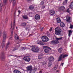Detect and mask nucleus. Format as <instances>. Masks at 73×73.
Returning <instances> with one entry per match:
<instances>
[{
	"mask_svg": "<svg viewBox=\"0 0 73 73\" xmlns=\"http://www.w3.org/2000/svg\"><path fill=\"white\" fill-rule=\"evenodd\" d=\"M16 21L14 20V22L13 23V27H12V22H11V28L10 29H11V35L10 36V38H9L10 40H12V35H13V30H14V27L15 25V24H16Z\"/></svg>",
	"mask_w": 73,
	"mask_h": 73,
	"instance_id": "f257e3e1",
	"label": "nucleus"
},
{
	"mask_svg": "<svg viewBox=\"0 0 73 73\" xmlns=\"http://www.w3.org/2000/svg\"><path fill=\"white\" fill-rule=\"evenodd\" d=\"M62 39V37H61L60 38H57L56 37L55 40H53L51 41V43L54 45H56V44H58L59 43V41L58 40H61Z\"/></svg>",
	"mask_w": 73,
	"mask_h": 73,
	"instance_id": "f03ea898",
	"label": "nucleus"
},
{
	"mask_svg": "<svg viewBox=\"0 0 73 73\" xmlns=\"http://www.w3.org/2000/svg\"><path fill=\"white\" fill-rule=\"evenodd\" d=\"M55 33L56 35H58V36H61V33L62 32V30L59 27L55 28Z\"/></svg>",
	"mask_w": 73,
	"mask_h": 73,
	"instance_id": "7ed1b4c3",
	"label": "nucleus"
},
{
	"mask_svg": "<svg viewBox=\"0 0 73 73\" xmlns=\"http://www.w3.org/2000/svg\"><path fill=\"white\" fill-rule=\"evenodd\" d=\"M43 49H45L44 50V52L46 53H48L49 52V49H50V50H51V48L49 46H43Z\"/></svg>",
	"mask_w": 73,
	"mask_h": 73,
	"instance_id": "20e7f679",
	"label": "nucleus"
},
{
	"mask_svg": "<svg viewBox=\"0 0 73 73\" xmlns=\"http://www.w3.org/2000/svg\"><path fill=\"white\" fill-rule=\"evenodd\" d=\"M39 49H40L39 48L35 46L33 47L32 48L31 50L32 51L34 52H38L39 51Z\"/></svg>",
	"mask_w": 73,
	"mask_h": 73,
	"instance_id": "39448f33",
	"label": "nucleus"
},
{
	"mask_svg": "<svg viewBox=\"0 0 73 73\" xmlns=\"http://www.w3.org/2000/svg\"><path fill=\"white\" fill-rule=\"evenodd\" d=\"M0 58L2 61H4L5 60V59L6 57L5 56L4 52H2L1 53Z\"/></svg>",
	"mask_w": 73,
	"mask_h": 73,
	"instance_id": "423d86ee",
	"label": "nucleus"
},
{
	"mask_svg": "<svg viewBox=\"0 0 73 73\" xmlns=\"http://www.w3.org/2000/svg\"><path fill=\"white\" fill-rule=\"evenodd\" d=\"M26 69L27 71H30L29 72V73H32V70H33V69H32V65L27 66V67H26Z\"/></svg>",
	"mask_w": 73,
	"mask_h": 73,
	"instance_id": "0eeeda50",
	"label": "nucleus"
},
{
	"mask_svg": "<svg viewBox=\"0 0 73 73\" xmlns=\"http://www.w3.org/2000/svg\"><path fill=\"white\" fill-rule=\"evenodd\" d=\"M42 40L43 42H47L49 41V38L46 36H43L42 37Z\"/></svg>",
	"mask_w": 73,
	"mask_h": 73,
	"instance_id": "6e6552de",
	"label": "nucleus"
},
{
	"mask_svg": "<svg viewBox=\"0 0 73 73\" xmlns=\"http://www.w3.org/2000/svg\"><path fill=\"white\" fill-rule=\"evenodd\" d=\"M30 59L31 58H30L27 56H25L23 58V60H25V61H26V62H30Z\"/></svg>",
	"mask_w": 73,
	"mask_h": 73,
	"instance_id": "1a4fd4ad",
	"label": "nucleus"
},
{
	"mask_svg": "<svg viewBox=\"0 0 73 73\" xmlns=\"http://www.w3.org/2000/svg\"><path fill=\"white\" fill-rule=\"evenodd\" d=\"M35 18L36 20L38 21L40 19V16L38 14H36L35 16Z\"/></svg>",
	"mask_w": 73,
	"mask_h": 73,
	"instance_id": "9d476101",
	"label": "nucleus"
},
{
	"mask_svg": "<svg viewBox=\"0 0 73 73\" xmlns=\"http://www.w3.org/2000/svg\"><path fill=\"white\" fill-rule=\"evenodd\" d=\"M49 12L51 16H53L55 13V11L54 10H50L49 11Z\"/></svg>",
	"mask_w": 73,
	"mask_h": 73,
	"instance_id": "9b49d317",
	"label": "nucleus"
},
{
	"mask_svg": "<svg viewBox=\"0 0 73 73\" xmlns=\"http://www.w3.org/2000/svg\"><path fill=\"white\" fill-rule=\"evenodd\" d=\"M48 60L49 61H50V62H53L54 61V58L53 56H51L48 58Z\"/></svg>",
	"mask_w": 73,
	"mask_h": 73,
	"instance_id": "f8f14e48",
	"label": "nucleus"
},
{
	"mask_svg": "<svg viewBox=\"0 0 73 73\" xmlns=\"http://www.w3.org/2000/svg\"><path fill=\"white\" fill-rule=\"evenodd\" d=\"M62 56H63V54H61L60 55V56L58 58V61H61L62 60Z\"/></svg>",
	"mask_w": 73,
	"mask_h": 73,
	"instance_id": "ddd939ff",
	"label": "nucleus"
},
{
	"mask_svg": "<svg viewBox=\"0 0 73 73\" xmlns=\"http://www.w3.org/2000/svg\"><path fill=\"white\" fill-rule=\"evenodd\" d=\"M38 44H39V45H41L44 46L45 45V44L43 43V42L42 41H39L38 43Z\"/></svg>",
	"mask_w": 73,
	"mask_h": 73,
	"instance_id": "4468645a",
	"label": "nucleus"
},
{
	"mask_svg": "<svg viewBox=\"0 0 73 73\" xmlns=\"http://www.w3.org/2000/svg\"><path fill=\"white\" fill-rule=\"evenodd\" d=\"M5 41H3V40L2 42L1 43V46H2V48H3L5 46Z\"/></svg>",
	"mask_w": 73,
	"mask_h": 73,
	"instance_id": "2eb2a0df",
	"label": "nucleus"
},
{
	"mask_svg": "<svg viewBox=\"0 0 73 73\" xmlns=\"http://www.w3.org/2000/svg\"><path fill=\"white\" fill-rule=\"evenodd\" d=\"M60 26L62 28H63L65 27V23L63 22H61L60 24Z\"/></svg>",
	"mask_w": 73,
	"mask_h": 73,
	"instance_id": "dca6fc26",
	"label": "nucleus"
},
{
	"mask_svg": "<svg viewBox=\"0 0 73 73\" xmlns=\"http://www.w3.org/2000/svg\"><path fill=\"white\" fill-rule=\"evenodd\" d=\"M70 17H66V20L67 22H68L69 23H70Z\"/></svg>",
	"mask_w": 73,
	"mask_h": 73,
	"instance_id": "f3484780",
	"label": "nucleus"
},
{
	"mask_svg": "<svg viewBox=\"0 0 73 73\" xmlns=\"http://www.w3.org/2000/svg\"><path fill=\"white\" fill-rule=\"evenodd\" d=\"M7 35H3V41H5V40H6V38H7Z\"/></svg>",
	"mask_w": 73,
	"mask_h": 73,
	"instance_id": "a211bd4d",
	"label": "nucleus"
},
{
	"mask_svg": "<svg viewBox=\"0 0 73 73\" xmlns=\"http://www.w3.org/2000/svg\"><path fill=\"white\" fill-rule=\"evenodd\" d=\"M43 57V55L42 54H39L38 56V59H41Z\"/></svg>",
	"mask_w": 73,
	"mask_h": 73,
	"instance_id": "6ab92c4d",
	"label": "nucleus"
},
{
	"mask_svg": "<svg viewBox=\"0 0 73 73\" xmlns=\"http://www.w3.org/2000/svg\"><path fill=\"white\" fill-rule=\"evenodd\" d=\"M70 8L73 9V1L69 5Z\"/></svg>",
	"mask_w": 73,
	"mask_h": 73,
	"instance_id": "aec40b11",
	"label": "nucleus"
},
{
	"mask_svg": "<svg viewBox=\"0 0 73 73\" xmlns=\"http://www.w3.org/2000/svg\"><path fill=\"white\" fill-rule=\"evenodd\" d=\"M3 6V4L1 3L0 4V12H1L2 11Z\"/></svg>",
	"mask_w": 73,
	"mask_h": 73,
	"instance_id": "412c9836",
	"label": "nucleus"
},
{
	"mask_svg": "<svg viewBox=\"0 0 73 73\" xmlns=\"http://www.w3.org/2000/svg\"><path fill=\"white\" fill-rule=\"evenodd\" d=\"M72 34V30H70L68 31V36L70 37Z\"/></svg>",
	"mask_w": 73,
	"mask_h": 73,
	"instance_id": "4be33fe9",
	"label": "nucleus"
},
{
	"mask_svg": "<svg viewBox=\"0 0 73 73\" xmlns=\"http://www.w3.org/2000/svg\"><path fill=\"white\" fill-rule=\"evenodd\" d=\"M13 72L14 73H21V72L17 70H14Z\"/></svg>",
	"mask_w": 73,
	"mask_h": 73,
	"instance_id": "5701e85b",
	"label": "nucleus"
},
{
	"mask_svg": "<svg viewBox=\"0 0 73 73\" xmlns=\"http://www.w3.org/2000/svg\"><path fill=\"white\" fill-rule=\"evenodd\" d=\"M14 56V57H17V58H20V57H21V56H18L17 55H9V56Z\"/></svg>",
	"mask_w": 73,
	"mask_h": 73,
	"instance_id": "b1692460",
	"label": "nucleus"
},
{
	"mask_svg": "<svg viewBox=\"0 0 73 73\" xmlns=\"http://www.w3.org/2000/svg\"><path fill=\"white\" fill-rule=\"evenodd\" d=\"M52 65V62L49 61L48 64V66L49 68L51 66V65Z\"/></svg>",
	"mask_w": 73,
	"mask_h": 73,
	"instance_id": "393cba45",
	"label": "nucleus"
},
{
	"mask_svg": "<svg viewBox=\"0 0 73 73\" xmlns=\"http://www.w3.org/2000/svg\"><path fill=\"white\" fill-rule=\"evenodd\" d=\"M27 25V23H23L21 24V26L22 27H25Z\"/></svg>",
	"mask_w": 73,
	"mask_h": 73,
	"instance_id": "a878e982",
	"label": "nucleus"
},
{
	"mask_svg": "<svg viewBox=\"0 0 73 73\" xmlns=\"http://www.w3.org/2000/svg\"><path fill=\"white\" fill-rule=\"evenodd\" d=\"M23 18V19H28L29 18L27 15H24L22 16Z\"/></svg>",
	"mask_w": 73,
	"mask_h": 73,
	"instance_id": "bb28decb",
	"label": "nucleus"
},
{
	"mask_svg": "<svg viewBox=\"0 0 73 73\" xmlns=\"http://www.w3.org/2000/svg\"><path fill=\"white\" fill-rule=\"evenodd\" d=\"M34 7L32 5H30L29 6V8L30 9H31V10H32V9H34Z\"/></svg>",
	"mask_w": 73,
	"mask_h": 73,
	"instance_id": "cd10ccee",
	"label": "nucleus"
},
{
	"mask_svg": "<svg viewBox=\"0 0 73 73\" xmlns=\"http://www.w3.org/2000/svg\"><path fill=\"white\" fill-rule=\"evenodd\" d=\"M65 7L64 6H62L60 7L59 8V9H61L62 10H64L65 9Z\"/></svg>",
	"mask_w": 73,
	"mask_h": 73,
	"instance_id": "c85d7f7f",
	"label": "nucleus"
},
{
	"mask_svg": "<svg viewBox=\"0 0 73 73\" xmlns=\"http://www.w3.org/2000/svg\"><path fill=\"white\" fill-rule=\"evenodd\" d=\"M57 21L58 23H61V19H60V18H57Z\"/></svg>",
	"mask_w": 73,
	"mask_h": 73,
	"instance_id": "c756f323",
	"label": "nucleus"
},
{
	"mask_svg": "<svg viewBox=\"0 0 73 73\" xmlns=\"http://www.w3.org/2000/svg\"><path fill=\"white\" fill-rule=\"evenodd\" d=\"M68 0H65L64 1L63 3V5H65V4H66L67 3H68Z\"/></svg>",
	"mask_w": 73,
	"mask_h": 73,
	"instance_id": "7c9ffc66",
	"label": "nucleus"
},
{
	"mask_svg": "<svg viewBox=\"0 0 73 73\" xmlns=\"http://www.w3.org/2000/svg\"><path fill=\"white\" fill-rule=\"evenodd\" d=\"M63 57H62V58H65V57H66L67 56H68V55H66V54H64V53H63L62 54H63Z\"/></svg>",
	"mask_w": 73,
	"mask_h": 73,
	"instance_id": "2f4dec72",
	"label": "nucleus"
},
{
	"mask_svg": "<svg viewBox=\"0 0 73 73\" xmlns=\"http://www.w3.org/2000/svg\"><path fill=\"white\" fill-rule=\"evenodd\" d=\"M18 50V48L17 47V46L14 48L13 50H12V51H15V50Z\"/></svg>",
	"mask_w": 73,
	"mask_h": 73,
	"instance_id": "473e14b6",
	"label": "nucleus"
},
{
	"mask_svg": "<svg viewBox=\"0 0 73 73\" xmlns=\"http://www.w3.org/2000/svg\"><path fill=\"white\" fill-rule=\"evenodd\" d=\"M15 39H17V40H18L19 38V37L17 34L15 35Z\"/></svg>",
	"mask_w": 73,
	"mask_h": 73,
	"instance_id": "72a5a7b5",
	"label": "nucleus"
},
{
	"mask_svg": "<svg viewBox=\"0 0 73 73\" xmlns=\"http://www.w3.org/2000/svg\"><path fill=\"white\" fill-rule=\"evenodd\" d=\"M62 48H60L58 49V52L59 53H62Z\"/></svg>",
	"mask_w": 73,
	"mask_h": 73,
	"instance_id": "f704fd0d",
	"label": "nucleus"
},
{
	"mask_svg": "<svg viewBox=\"0 0 73 73\" xmlns=\"http://www.w3.org/2000/svg\"><path fill=\"white\" fill-rule=\"evenodd\" d=\"M9 42H8L6 46V50H7V48H8V47H9Z\"/></svg>",
	"mask_w": 73,
	"mask_h": 73,
	"instance_id": "c9c22d12",
	"label": "nucleus"
},
{
	"mask_svg": "<svg viewBox=\"0 0 73 73\" xmlns=\"http://www.w3.org/2000/svg\"><path fill=\"white\" fill-rule=\"evenodd\" d=\"M59 11L60 12V13H63L64 12V10H61V9H59Z\"/></svg>",
	"mask_w": 73,
	"mask_h": 73,
	"instance_id": "e433bc0d",
	"label": "nucleus"
},
{
	"mask_svg": "<svg viewBox=\"0 0 73 73\" xmlns=\"http://www.w3.org/2000/svg\"><path fill=\"white\" fill-rule=\"evenodd\" d=\"M37 71V68H34L33 70V73H35V72H36Z\"/></svg>",
	"mask_w": 73,
	"mask_h": 73,
	"instance_id": "4c0bfd02",
	"label": "nucleus"
},
{
	"mask_svg": "<svg viewBox=\"0 0 73 73\" xmlns=\"http://www.w3.org/2000/svg\"><path fill=\"white\" fill-rule=\"evenodd\" d=\"M57 66H58V65H55L54 69V70H56L57 69Z\"/></svg>",
	"mask_w": 73,
	"mask_h": 73,
	"instance_id": "58836bf2",
	"label": "nucleus"
},
{
	"mask_svg": "<svg viewBox=\"0 0 73 73\" xmlns=\"http://www.w3.org/2000/svg\"><path fill=\"white\" fill-rule=\"evenodd\" d=\"M44 1L42 0L40 3V4L41 5H44Z\"/></svg>",
	"mask_w": 73,
	"mask_h": 73,
	"instance_id": "ea45409f",
	"label": "nucleus"
},
{
	"mask_svg": "<svg viewBox=\"0 0 73 73\" xmlns=\"http://www.w3.org/2000/svg\"><path fill=\"white\" fill-rule=\"evenodd\" d=\"M70 28V29H73V25L72 24L70 25V27H69Z\"/></svg>",
	"mask_w": 73,
	"mask_h": 73,
	"instance_id": "a19ab883",
	"label": "nucleus"
},
{
	"mask_svg": "<svg viewBox=\"0 0 73 73\" xmlns=\"http://www.w3.org/2000/svg\"><path fill=\"white\" fill-rule=\"evenodd\" d=\"M29 27H27L25 28L26 31H29Z\"/></svg>",
	"mask_w": 73,
	"mask_h": 73,
	"instance_id": "79ce46f5",
	"label": "nucleus"
},
{
	"mask_svg": "<svg viewBox=\"0 0 73 73\" xmlns=\"http://www.w3.org/2000/svg\"><path fill=\"white\" fill-rule=\"evenodd\" d=\"M66 12L69 13H70V12L69 11V8H68L66 11Z\"/></svg>",
	"mask_w": 73,
	"mask_h": 73,
	"instance_id": "37998d69",
	"label": "nucleus"
},
{
	"mask_svg": "<svg viewBox=\"0 0 73 73\" xmlns=\"http://www.w3.org/2000/svg\"><path fill=\"white\" fill-rule=\"evenodd\" d=\"M8 0H3V3L5 4H6Z\"/></svg>",
	"mask_w": 73,
	"mask_h": 73,
	"instance_id": "c03bdc74",
	"label": "nucleus"
},
{
	"mask_svg": "<svg viewBox=\"0 0 73 73\" xmlns=\"http://www.w3.org/2000/svg\"><path fill=\"white\" fill-rule=\"evenodd\" d=\"M3 35H7V33L5 32H3Z\"/></svg>",
	"mask_w": 73,
	"mask_h": 73,
	"instance_id": "a18cd8bd",
	"label": "nucleus"
},
{
	"mask_svg": "<svg viewBox=\"0 0 73 73\" xmlns=\"http://www.w3.org/2000/svg\"><path fill=\"white\" fill-rule=\"evenodd\" d=\"M42 64L43 65H45L46 64V62H43V63Z\"/></svg>",
	"mask_w": 73,
	"mask_h": 73,
	"instance_id": "49530a36",
	"label": "nucleus"
},
{
	"mask_svg": "<svg viewBox=\"0 0 73 73\" xmlns=\"http://www.w3.org/2000/svg\"><path fill=\"white\" fill-rule=\"evenodd\" d=\"M21 48V49H22L23 50H24L25 49V47H22Z\"/></svg>",
	"mask_w": 73,
	"mask_h": 73,
	"instance_id": "de8ad7c7",
	"label": "nucleus"
},
{
	"mask_svg": "<svg viewBox=\"0 0 73 73\" xmlns=\"http://www.w3.org/2000/svg\"><path fill=\"white\" fill-rule=\"evenodd\" d=\"M45 8V5H43L42 6V8L43 9H44V8Z\"/></svg>",
	"mask_w": 73,
	"mask_h": 73,
	"instance_id": "09e8293b",
	"label": "nucleus"
},
{
	"mask_svg": "<svg viewBox=\"0 0 73 73\" xmlns=\"http://www.w3.org/2000/svg\"><path fill=\"white\" fill-rule=\"evenodd\" d=\"M14 1H15V0H13V5H15V3H14Z\"/></svg>",
	"mask_w": 73,
	"mask_h": 73,
	"instance_id": "8fccbe9b",
	"label": "nucleus"
},
{
	"mask_svg": "<svg viewBox=\"0 0 73 73\" xmlns=\"http://www.w3.org/2000/svg\"><path fill=\"white\" fill-rule=\"evenodd\" d=\"M43 29H44V27H42V28L40 29V31H43Z\"/></svg>",
	"mask_w": 73,
	"mask_h": 73,
	"instance_id": "3c124183",
	"label": "nucleus"
},
{
	"mask_svg": "<svg viewBox=\"0 0 73 73\" xmlns=\"http://www.w3.org/2000/svg\"><path fill=\"white\" fill-rule=\"evenodd\" d=\"M18 12H19V15L20 14V13H21V11H20V10L18 11Z\"/></svg>",
	"mask_w": 73,
	"mask_h": 73,
	"instance_id": "603ef678",
	"label": "nucleus"
},
{
	"mask_svg": "<svg viewBox=\"0 0 73 73\" xmlns=\"http://www.w3.org/2000/svg\"><path fill=\"white\" fill-rule=\"evenodd\" d=\"M64 64V63H62L61 64V65H62V66H63Z\"/></svg>",
	"mask_w": 73,
	"mask_h": 73,
	"instance_id": "864d4df0",
	"label": "nucleus"
},
{
	"mask_svg": "<svg viewBox=\"0 0 73 73\" xmlns=\"http://www.w3.org/2000/svg\"><path fill=\"white\" fill-rule=\"evenodd\" d=\"M2 33L1 32H0V37L1 36V34Z\"/></svg>",
	"mask_w": 73,
	"mask_h": 73,
	"instance_id": "5fc2aeb1",
	"label": "nucleus"
},
{
	"mask_svg": "<svg viewBox=\"0 0 73 73\" xmlns=\"http://www.w3.org/2000/svg\"><path fill=\"white\" fill-rule=\"evenodd\" d=\"M12 0H9L10 2V3H11V2H12Z\"/></svg>",
	"mask_w": 73,
	"mask_h": 73,
	"instance_id": "6e6d98bb",
	"label": "nucleus"
},
{
	"mask_svg": "<svg viewBox=\"0 0 73 73\" xmlns=\"http://www.w3.org/2000/svg\"><path fill=\"white\" fill-rule=\"evenodd\" d=\"M50 30L51 31H52V28H51L50 29Z\"/></svg>",
	"mask_w": 73,
	"mask_h": 73,
	"instance_id": "4d7b16f0",
	"label": "nucleus"
},
{
	"mask_svg": "<svg viewBox=\"0 0 73 73\" xmlns=\"http://www.w3.org/2000/svg\"><path fill=\"white\" fill-rule=\"evenodd\" d=\"M31 0H27L28 1H31Z\"/></svg>",
	"mask_w": 73,
	"mask_h": 73,
	"instance_id": "13d9d810",
	"label": "nucleus"
},
{
	"mask_svg": "<svg viewBox=\"0 0 73 73\" xmlns=\"http://www.w3.org/2000/svg\"><path fill=\"white\" fill-rule=\"evenodd\" d=\"M56 72H59V71L58 70H56Z\"/></svg>",
	"mask_w": 73,
	"mask_h": 73,
	"instance_id": "bf43d9fd",
	"label": "nucleus"
},
{
	"mask_svg": "<svg viewBox=\"0 0 73 73\" xmlns=\"http://www.w3.org/2000/svg\"><path fill=\"white\" fill-rule=\"evenodd\" d=\"M40 73H42V71H40Z\"/></svg>",
	"mask_w": 73,
	"mask_h": 73,
	"instance_id": "052dcab7",
	"label": "nucleus"
},
{
	"mask_svg": "<svg viewBox=\"0 0 73 73\" xmlns=\"http://www.w3.org/2000/svg\"><path fill=\"white\" fill-rule=\"evenodd\" d=\"M16 29H17V27H16Z\"/></svg>",
	"mask_w": 73,
	"mask_h": 73,
	"instance_id": "680f3d73",
	"label": "nucleus"
},
{
	"mask_svg": "<svg viewBox=\"0 0 73 73\" xmlns=\"http://www.w3.org/2000/svg\"><path fill=\"white\" fill-rule=\"evenodd\" d=\"M31 35H32L30 34V36H31Z\"/></svg>",
	"mask_w": 73,
	"mask_h": 73,
	"instance_id": "e2e57ef3",
	"label": "nucleus"
}]
</instances>
